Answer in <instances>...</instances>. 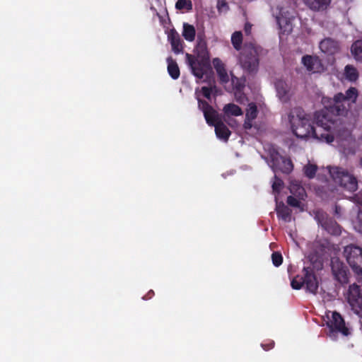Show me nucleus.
I'll return each instance as SVG.
<instances>
[{
  "label": "nucleus",
  "instance_id": "1",
  "mask_svg": "<svg viewBox=\"0 0 362 362\" xmlns=\"http://www.w3.org/2000/svg\"><path fill=\"white\" fill-rule=\"evenodd\" d=\"M358 90L350 87L345 94L338 93L333 98L323 96L321 103L324 110L315 115L316 127L311 124V117L302 107L293 108L288 120L293 134L298 138L313 137L322 141L330 144L334 137L344 139L349 136V131L333 119V116H346L350 110L351 104L356 102Z\"/></svg>",
  "mask_w": 362,
  "mask_h": 362
},
{
  "label": "nucleus",
  "instance_id": "2",
  "mask_svg": "<svg viewBox=\"0 0 362 362\" xmlns=\"http://www.w3.org/2000/svg\"><path fill=\"white\" fill-rule=\"evenodd\" d=\"M185 59L192 74L197 79H202L204 75L211 70L210 54L204 33H198L194 54L186 53Z\"/></svg>",
  "mask_w": 362,
  "mask_h": 362
},
{
  "label": "nucleus",
  "instance_id": "3",
  "mask_svg": "<svg viewBox=\"0 0 362 362\" xmlns=\"http://www.w3.org/2000/svg\"><path fill=\"white\" fill-rule=\"evenodd\" d=\"M267 54V50L255 43H245L240 53L239 62L248 74H257L260 57Z\"/></svg>",
  "mask_w": 362,
  "mask_h": 362
},
{
  "label": "nucleus",
  "instance_id": "4",
  "mask_svg": "<svg viewBox=\"0 0 362 362\" xmlns=\"http://www.w3.org/2000/svg\"><path fill=\"white\" fill-rule=\"evenodd\" d=\"M302 272V276L297 275L291 280V287L299 290L305 285L308 291L315 294L318 289V281L313 269L310 267H303Z\"/></svg>",
  "mask_w": 362,
  "mask_h": 362
},
{
  "label": "nucleus",
  "instance_id": "5",
  "mask_svg": "<svg viewBox=\"0 0 362 362\" xmlns=\"http://www.w3.org/2000/svg\"><path fill=\"white\" fill-rule=\"evenodd\" d=\"M329 173L333 180L345 190L354 192L358 189L357 179L346 170L339 167H329Z\"/></svg>",
  "mask_w": 362,
  "mask_h": 362
},
{
  "label": "nucleus",
  "instance_id": "6",
  "mask_svg": "<svg viewBox=\"0 0 362 362\" xmlns=\"http://www.w3.org/2000/svg\"><path fill=\"white\" fill-rule=\"evenodd\" d=\"M344 255L354 272L362 276V248L354 244L348 245L344 247Z\"/></svg>",
  "mask_w": 362,
  "mask_h": 362
},
{
  "label": "nucleus",
  "instance_id": "7",
  "mask_svg": "<svg viewBox=\"0 0 362 362\" xmlns=\"http://www.w3.org/2000/svg\"><path fill=\"white\" fill-rule=\"evenodd\" d=\"M347 300L354 313L362 318V293L360 286L356 284L349 286Z\"/></svg>",
  "mask_w": 362,
  "mask_h": 362
},
{
  "label": "nucleus",
  "instance_id": "8",
  "mask_svg": "<svg viewBox=\"0 0 362 362\" xmlns=\"http://www.w3.org/2000/svg\"><path fill=\"white\" fill-rule=\"evenodd\" d=\"M273 167L283 173L289 174L293 168L291 159L281 156L278 152L271 155Z\"/></svg>",
  "mask_w": 362,
  "mask_h": 362
},
{
  "label": "nucleus",
  "instance_id": "9",
  "mask_svg": "<svg viewBox=\"0 0 362 362\" xmlns=\"http://www.w3.org/2000/svg\"><path fill=\"white\" fill-rule=\"evenodd\" d=\"M198 103L209 125L215 126L219 121H221L218 117V112L206 101L199 100Z\"/></svg>",
  "mask_w": 362,
  "mask_h": 362
},
{
  "label": "nucleus",
  "instance_id": "10",
  "mask_svg": "<svg viewBox=\"0 0 362 362\" xmlns=\"http://www.w3.org/2000/svg\"><path fill=\"white\" fill-rule=\"evenodd\" d=\"M331 268L332 272L337 281L341 284L348 282L347 268L342 262L339 259H332Z\"/></svg>",
  "mask_w": 362,
  "mask_h": 362
},
{
  "label": "nucleus",
  "instance_id": "11",
  "mask_svg": "<svg viewBox=\"0 0 362 362\" xmlns=\"http://www.w3.org/2000/svg\"><path fill=\"white\" fill-rule=\"evenodd\" d=\"M301 62L309 72L315 74L325 71L322 60L317 56L305 55L302 57Z\"/></svg>",
  "mask_w": 362,
  "mask_h": 362
},
{
  "label": "nucleus",
  "instance_id": "12",
  "mask_svg": "<svg viewBox=\"0 0 362 362\" xmlns=\"http://www.w3.org/2000/svg\"><path fill=\"white\" fill-rule=\"evenodd\" d=\"M329 327L331 329L339 332L344 336H348L350 334L349 328L345 325L344 318L336 311L332 313Z\"/></svg>",
  "mask_w": 362,
  "mask_h": 362
},
{
  "label": "nucleus",
  "instance_id": "13",
  "mask_svg": "<svg viewBox=\"0 0 362 362\" xmlns=\"http://www.w3.org/2000/svg\"><path fill=\"white\" fill-rule=\"evenodd\" d=\"M320 50L328 55H334L339 52L340 47L338 41L327 37L322 40L319 45Z\"/></svg>",
  "mask_w": 362,
  "mask_h": 362
},
{
  "label": "nucleus",
  "instance_id": "14",
  "mask_svg": "<svg viewBox=\"0 0 362 362\" xmlns=\"http://www.w3.org/2000/svg\"><path fill=\"white\" fill-rule=\"evenodd\" d=\"M212 64L217 73L220 83L221 84L228 83L230 81V78L224 63L219 58L216 57L213 59Z\"/></svg>",
  "mask_w": 362,
  "mask_h": 362
},
{
  "label": "nucleus",
  "instance_id": "15",
  "mask_svg": "<svg viewBox=\"0 0 362 362\" xmlns=\"http://www.w3.org/2000/svg\"><path fill=\"white\" fill-rule=\"evenodd\" d=\"M168 41L170 42L172 50L175 54H180L183 52V42L182 41L180 35L175 30L172 29L168 35Z\"/></svg>",
  "mask_w": 362,
  "mask_h": 362
},
{
  "label": "nucleus",
  "instance_id": "16",
  "mask_svg": "<svg viewBox=\"0 0 362 362\" xmlns=\"http://www.w3.org/2000/svg\"><path fill=\"white\" fill-rule=\"evenodd\" d=\"M319 222L322 227L332 235H340L341 229L339 225L331 218H325L323 216L322 218H319Z\"/></svg>",
  "mask_w": 362,
  "mask_h": 362
},
{
  "label": "nucleus",
  "instance_id": "17",
  "mask_svg": "<svg viewBox=\"0 0 362 362\" xmlns=\"http://www.w3.org/2000/svg\"><path fill=\"white\" fill-rule=\"evenodd\" d=\"M275 88L277 95L282 102L286 103L289 100L290 87L284 81H276L275 83Z\"/></svg>",
  "mask_w": 362,
  "mask_h": 362
},
{
  "label": "nucleus",
  "instance_id": "18",
  "mask_svg": "<svg viewBox=\"0 0 362 362\" xmlns=\"http://www.w3.org/2000/svg\"><path fill=\"white\" fill-rule=\"evenodd\" d=\"M216 135L218 139H223L227 141L231 134L230 131L226 127V125L222 122L219 121L215 126Z\"/></svg>",
  "mask_w": 362,
  "mask_h": 362
},
{
  "label": "nucleus",
  "instance_id": "19",
  "mask_svg": "<svg viewBox=\"0 0 362 362\" xmlns=\"http://www.w3.org/2000/svg\"><path fill=\"white\" fill-rule=\"evenodd\" d=\"M166 61L168 63L167 69L169 75L173 79H177L180 77V71L176 61L174 60L172 57H168Z\"/></svg>",
  "mask_w": 362,
  "mask_h": 362
},
{
  "label": "nucleus",
  "instance_id": "20",
  "mask_svg": "<svg viewBox=\"0 0 362 362\" xmlns=\"http://www.w3.org/2000/svg\"><path fill=\"white\" fill-rule=\"evenodd\" d=\"M303 1L310 9L320 11L326 8L331 0H303Z\"/></svg>",
  "mask_w": 362,
  "mask_h": 362
},
{
  "label": "nucleus",
  "instance_id": "21",
  "mask_svg": "<svg viewBox=\"0 0 362 362\" xmlns=\"http://www.w3.org/2000/svg\"><path fill=\"white\" fill-rule=\"evenodd\" d=\"M223 111L226 117L240 116L243 114L242 109L234 103H228L224 105Z\"/></svg>",
  "mask_w": 362,
  "mask_h": 362
},
{
  "label": "nucleus",
  "instance_id": "22",
  "mask_svg": "<svg viewBox=\"0 0 362 362\" xmlns=\"http://www.w3.org/2000/svg\"><path fill=\"white\" fill-rule=\"evenodd\" d=\"M182 35L185 40L188 42H193L196 37L195 28L192 25L184 23Z\"/></svg>",
  "mask_w": 362,
  "mask_h": 362
},
{
  "label": "nucleus",
  "instance_id": "23",
  "mask_svg": "<svg viewBox=\"0 0 362 362\" xmlns=\"http://www.w3.org/2000/svg\"><path fill=\"white\" fill-rule=\"evenodd\" d=\"M351 52L357 62H362V40H358L352 44Z\"/></svg>",
  "mask_w": 362,
  "mask_h": 362
},
{
  "label": "nucleus",
  "instance_id": "24",
  "mask_svg": "<svg viewBox=\"0 0 362 362\" xmlns=\"http://www.w3.org/2000/svg\"><path fill=\"white\" fill-rule=\"evenodd\" d=\"M344 75L346 78L351 82H355L357 81L359 76L357 69L353 65L350 64L345 66Z\"/></svg>",
  "mask_w": 362,
  "mask_h": 362
},
{
  "label": "nucleus",
  "instance_id": "25",
  "mask_svg": "<svg viewBox=\"0 0 362 362\" xmlns=\"http://www.w3.org/2000/svg\"><path fill=\"white\" fill-rule=\"evenodd\" d=\"M243 34L241 31H235L231 36V43L235 49L237 51L242 50Z\"/></svg>",
  "mask_w": 362,
  "mask_h": 362
},
{
  "label": "nucleus",
  "instance_id": "26",
  "mask_svg": "<svg viewBox=\"0 0 362 362\" xmlns=\"http://www.w3.org/2000/svg\"><path fill=\"white\" fill-rule=\"evenodd\" d=\"M231 83L233 85L235 91L243 90L245 88V78H238L235 76L232 72H230Z\"/></svg>",
  "mask_w": 362,
  "mask_h": 362
},
{
  "label": "nucleus",
  "instance_id": "27",
  "mask_svg": "<svg viewBox=\"0 0 362 362\" xmlns=\"http://www.w3.org/2000/svg\"><path fill=\"white\" fill-rule=\"evenodd\" d=\"M258 114L257 107L255 103H250L246 110L245 117L255 119L257 118Z\"/></svg>",
  "mask_w": 362,
  "mask_h": 362
},
{
  "label": "nucleus",
  "instance_id": "28",
  "mask_svg": "<svg viewBox=\"0 0 362 362\" xmlns=\"http://www.w3.org/2000/svg\"><path fill=\"white\" fill-rule=\"evenodd\" d=\"M175 8L177 10L187 9L189 11L192 9V4L190 0H177L175 4Z\"/></svg>",
  "mask_w": 362,
  "mask_h": 362
},
{
  "label": "nucleus",
  "instance_id": "29",
  "mask_svg": "<svg viewBox=\"0 0 362 362\" xmlns=\"http://www.w3.org/2000/svg\"><path fill=\"white\" fill-rule=\"evenodd\" d=\"M317 170V167L314 164H308L304 167V173L306 177L311 179L315 176L316 172Z\"/></svg>",
  "mask_w": 362,
  "mask_h": 362
},
{
  "label": "nucleus",
  "instance_id": "30",
  "mask_svg": "<svg viewBox=\"0 0 362 362\" xmlns=\"http://www.w3.org/2000/svg\"><path fill=\"white\" fill-rule=\"evenodd\" d=\"M291 210L286 206L282 205L281 207H278L277 214L281 216L282 219L286 221L291 216Z\"/></svg>",
  "mask_w": 362,
  "mask_h": 362
},
{
  "label": "nucleus",
  "instance_id": "31",
  "mask_svg": "<svg viewBox=\"0 0 362 362\" xmlns=\"http://www.w3.org/2000/svg\"><path fill=\"white\" fill-rule=\"evenodd\" d=\"M272 261L275 267H279L283 262V257L279 252H274L272 255Z\"/></svg>",
  "mask_w": 362,
  "mask_h": 362
},
{
  "label": "nucleus",
  "instance_id": "32",
  "mask_svg": "<svg viewBox=\"0 0 362 362\" xmlns=\"http://www.w3.org/2000/svg\"><path fill=\"white\" fill-rule=\"evenodd\" d=\"M274 179H275V180L272 184V189L274 192H275L276 193H279L283 185H284V182L276 175L274 176Z\"/></svg>",
  "mask_w": 362,
  "mask_h": 362
},
{
  "label": "nucleus",
  "instance_id": "33",
  "mask_svg": "<svg viewBox=\"0 0 362 362\" xmlns=\"http://www.w3.org/2000/svg\"><path fill=\"white\" fill-rule=\"evenodd\" d=\"M235 100L240 104H244L247 100V98L243 93V90L235 91Z\"/></svg>",
  "mask_w": 362,
  "mask_h": 362
},
{
  "label": "nucleus",
  "instance_id": "34",
  "mask_svg": "<svg viewBox=\"0 0 362 362\" xmlns=\"http://www.w3.org/2000/svg\"><path fill=\"white\" fill-rule=\"evenodd\" d=\"M287 204L293 207H298L300 205V201L293 196L287 197Z\"/></svg>",
  "mask_w": 362,
  "mask_h": 362
},
{
  "label": "nucleus",
  "instance_id": "35",
  "mask_svg": "<svg viewBox=\"0 0 362 362\" xmlns=\"http://www.w3.org/2000/svg\"><path fill=\"white\" fill-rule=\"evenodd\" d=\"M354 228L358 232L362 233V218H361L360 214L358 215L357 221L354 224Z\"/></svg>",
  "mask_w": 362,
  "mask_h": 362
},
{
  "label": "nucleus",
  "instance_id": "36",
  "mask_svg": "<svg viewBox=\"0 0 362 362\" xmlns=\"http://www.w3.org/2000/svg\"><path fill=\"white\" fill-rule=\"evenodd\" d=\"M261 346L262 347V349L265 351H269L272 349L274 348V341L271 340V341H269L267 343H262L261 344Z\"/></svg>",
  "mask_w": 362,
  "mask_h": 362
},
{
  "label": "nucleus",
  "instance_id": "37",
  "mask_svg": "<svg viewBox=\"0 0 362 362\" xmlns=\"http://www.w3.org/2000/svg\"><path fill=\"white\" fill-rule=\"evenodd\" d=\"M276 19L277 23L279 24V25L281 28L282 23H287V20L284 19L281 11H279V13L276 16Z\"/></svg>",
  "mask_w": 362,
  "mask_h": 362
},
{
  "label": "nucleus",
  "instance_id": "38",
  "mask_svg": "<svg viewBox=\"0 0 362 362\" xmlns=\"http://www.w3.org/2000/svg\"><path fill=\"white\" fill-rule=\"evenodd\" d=\"M202 92L203 95L206 98H207V99L211 98V89L210 88L204 86L202 88Z\"/></svg>",
  "mask_w": 362,
  "mask_h": 362
},
{
  "label": "nucleus",
  "instance_id": "39",
  "mask_svg": "<svg viewBox=\"0 0 362 362\" xmlns=\"http://www.w3.org/2000/svg\"><path fill=\"white\" fill-rule=\"evenodd\" d=\"M252 121L253 119L245 117L243 124L244 129L246 130L250 129L252 127Z\"/></svg>",
  "mask_w": 362,
  "mask_h": 362
},
{
  "label": "nucleus",
  "instance_id": "40",
  "mask_svg": "<svg viewBox=\"0 0 362 362\" xmlns=\"http://www.w3.org/2000/svg\"><path fill=\"white\" fill-rule=\"evenodd\" d=\"M154 296V291L153 290H150L148 293L143 297L144 300H148Z\"/></svg>",
  "mask_w": 362,
  "mask_h": 362
},
{
  "label": "nucleus",
  "instance_id": "41",
  "mask_svg": "<svg viewBox=\"0 0 362 362\" xmlns=\"http://www.w3.org/2000/svg\"><path fill=\"white\" fill-rule=\"evenodd\" d=\"M228 6L226 0H218V7L220 9L221 7Z\"/></svg>",
  "mask_w": 362,
  "mask_h": 362
},
{
  "label": "nucleus",
  "instance_id": "42",
  "mask_svg": "<svg viewBox=\"0 0 362 362\" xmlns=\"http://www.w3.org/2000/svg\"><path fill=\"white\" fill-rule=\"evenodd\" d=\"M250 30H251V25L247 24V23L245 24V33L247 34V35L250 34Z\"/></svg>",
  "mask_w": 362,
  "mask_h": 362
}]
</instances>
